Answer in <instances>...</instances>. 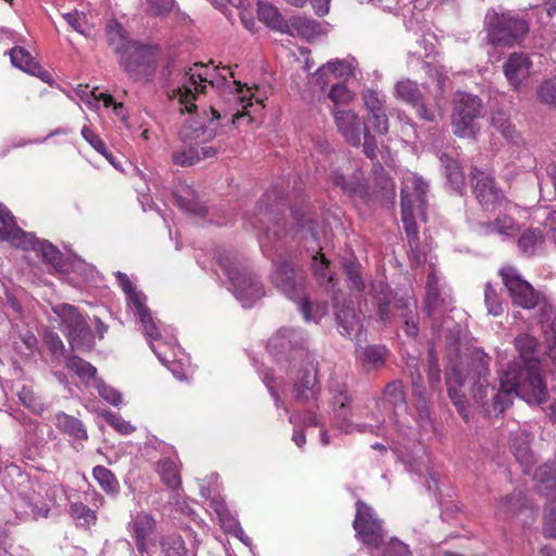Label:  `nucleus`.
Listing matches in <instances>:
<instances>
[{
	"instance_id": "14",
	"label": "nucleus",
	"mask_w": 556,
	"mask_h": 556,
	"mask_svg": "<svg viewBox=\"0 0 556 556\" xmlns=\"http://www.w3.org/2000/svg\"><path fill=\"white\" fill-rule=\"evenodd\" d=\"M355 508L353 528L356 538L367 546L380 547L386 538L382 521L377 517L374 508L361 500L356 502Z\"/></svg>"
},
{
	"instance_id": "18",
	"label": "nucleus",
	"mask_w": 556,
	"mask_h": 556,
	"mask_svg": "<svg viewBox=\"0 0 556 556\" xmlns=\"http://www.w3.org/2000/svg\"><path fill=\"white\" fill-rule=\"evenodd\" d=\"M330 180L349 197L359 195L365 199L368 195V186L363 172L345 157H342V164L332 170Z\"/></svg>"
},
{
	"instance_id": "27",
	"label": "nucleus",
	"mask_w": 556,
	"mask_h": 556,
	"mask_svg": "<svg viewBox=\"0 0 556 556\" xmlns=\"http://www.w3.org/2000/svg\"><path fill=\"white\" fill-rule=\"evenodd\" d=\"M331 405L337 419L346 421L351 416L352 395L345 383L332 379L329 383Z\"/></svg>"
},
{
	"instance_id": "22",
	"label": "nucleus",
	"mask_w": 556,
	"mask_h": 556,
	"mask_svg": "<svg viewBox=\"0 0 556 556\" xmlns=\"http://www.w3.org/2000/svg\"><path fill=\"white\" fill-rule=\"evenodd\" d=\"M334 316L338 331L341 336L353 339L358 338L362 332V324L351 301L340 302L334 296Z\"/></svg>"
},
{
	"instance_id": "32",
	"label": "nucleus",
	"mask_w": 556,
	"mask_h": 556,
	"mask_svg": "<svg viewBox=\"0 0 556 556\" xmlns=\"http://www.w3.org/2000/svg\"><path fill=\"white\" fill-rule=\"evenodd\" d=\"M55 426L63 433L76 439L85 441L88 439V433L83 421L64 412L55 414Z\"/></svg>"
},
{
	"instance_id": "60",
	"label": "nucleus",
	"mask_w": 556,
	"mask_h": 556,
	"mask_svg": "<svg viewBox=\"0 0 556 556\" xmlns=\"http://www.w3.org/2000/svg\"><path fill=\"white\" fill-rule=\"evenodd\" d=\"M382 556H410L408 546L397 539H391L387 544H382Z\"/></svg>"
},
{
	"instance_id": "29",
	"label": "nucleus",
	"mask_w": 556,
	"mask_h": 556,
	"mask_svg": "<svg viewBox=\"0 0 556 556\" xmlns=\"http://www.w3.org/2000/svg\"><path fill=\"white\" fill-rule=\"evenodd\" d=\"M29 241V243L15 244V247L41 253L43 261L55 268H61L63 266V254L52 243L47 240H38L33 233Z\"/></svg>"
},
{
	"instance_id": "6",
	"label": "nucleus",
	"mask_w": 556,
	"mask_h": 556,
	"mask_svg": "<svg viewBox=\"0 0 556 556\" xmlns=\"http://www.w3.org/2000/svg\"><path fill=\"white\" fill-rule=\"evenodd\" d=\"M486 40L493 46L513 47L518 45L529 31V24L510 11L488 10L484 17Z\"/></svg>"
},
{
	"instance_id": "35",
	"label": "nucleus",
	"mask_w": 556,
	"mask_h": 556,
	"mask_svg": "<svg viewBox=\"0 0 556 556\" xmlns=\"http://www.w3.org/2000/svg\"><path fill=\"white\" fill-rule=\"evenodd\" d=\"M92 477L104 493L110 496H117L119 493V482L115 475L106 467L97 465L92 469Z\"/></svg>"
},
{
	"instance_id": "41",
	"label": "nucleus",
	"mask_w": 556,
	"mask_h": 556,
	"mask_svg": "<svg viewBox=\"0 0 556 556\" xmlns=\"http://www.w3.org/2000/svg\"><path fill=\"white\" fill-rule=\"evenodd\" d=\"M481 227L485 233H498L502 236H513L517 230L515 220L508 215L498 216L492 223H483Z\"/></svg>"
},
{
	"instance_id": "25",
	"label": "nucleus",
	"mask_w": 556,
	"mask_h": 556,
	"mask_svg": "<svg viewBox=\"0 0 556 556\" xmlns=\"http://www.w3.org/2000/svg\"><path fill=\"white\" fill-rule=\"evenodd\" d=\"M30 239L31 233L17 227L11 212L0 203V240L9 241L15 245L29 243Z\"/></svg>"
},
{
	"instance_id": "28",
	"label": "nucleus",
	"mask_w": 556,
	"mask_h": 556,
	"mask_svg": "<svg viewBox=\"0 0 556 556\" xmlns=\"http://www.w3.org/2000/svg\"><path fill=\"white\" fill-rule=\"evenodd\" d=\"M105 36L108 45L119 55V59L139 45L137 41L128 38L127 31L116 21H111L106 25Z\"/></svg>"
},
{
	"instance_id": "47",
	"label": "nucleus",
	"mask_w": 556,
	"mask_h": 556,
	"mask_svg": "<svg viewBox=\"0 0 556 556\" xmlns=\"http://www.w3.org/2000/svg\"><path fill=\"white\" fill-rule=\"evenodd\" d=\"M312 266L314 269V274L319 279L320 283H324L326 281L327 285H331L332 287H334V278L328 268L329 261L319 251H317L316 254L312 256Z\"/></svg>"
},
{
	"instance_id": "23",
	"label": "nucleus",
	"mask_w": 556,
	"mask_h": 556,
	"mask_svg": "<svg viewBox=\"0 0 556 556\" xmlns=\"http://www.w3.org/2000/svg\"><path fill=\"white\" fill-rule=\"evenodd\" d=\"M332 115L338 131L342 135L344 140L353 147H358L361 144L363 130L358 115L353 110L338 109H333Z\"/></svg>"
},
{
	"instance_id": "16",
	"label": "nucleus",
	"mask_w": 556,
	"mask_h": 556,
	"mask_svg": "<svg viewBox=\"0 0 556 556\" xmlns=\"http://www.w3.org/2000/svg\"><path fill=\"white\" fill-rule=\"evenodd\" d=\"M395 94L401 101L414 108L417 116L422 121L432 123L441 115V109L437 104H428L418 84L410 79L397 81Z\"/></svg>"
},
{
	"instance_id": "48",
	"label": "nucleus",
	"mask_w": 556,
	"mask_h": 556,
	"mask_svg": "<svg viewBox=\"0 0 556 556\" xmlns=\"http://www.w3.org/2000/svg\"><path fill=\"white\" fill-rule=\"evenodd\" d=\"M162 551L165 556H187L185 541L178 534H169L161 541Z\"/></svg>"
},
{
	"instance_id": "56",
	"label": "nucleus",
	"mask_w": 556,
	"mask_h": 556,
	"mask_svg": "<svg viewBox=\"0 0 556 556\" xmlns=\"http://www.w3.org/2000/svg\"><path fill=\"white\" fill-rule=\"evenodd\" d=\"M126 300L128 306L131 307L138 316L150 312L149 307L146 305L147 296L141 291L132 290L126 294Z\"/></svg>"
},
{
	"instance_id": "17",
	"label": "nucleus",
	"mask_w": 556,
	"mask_h": 556,
	"mask_svg": "<svg viewBox=\"0 0 556 556\" xmlns=\"http://www.w3.org/2000/svg\"><path fill=\"white\" fill-rule=\"evenodd\" d=\"M127 75L135 81H149L155 73L156 62L153 52L138 45L128 54L119 59Z\"/></svg>"
},
{
	"instance_id": "40",
	"label": "nucleus",
	"mask_w": 556,
	"mask_h": 556,
	"mask_svg": "<svg viewBox=\"0 0 556 556\" xmlns=\"http://www.w3.org/2000/svg\"><path fill=\"white\" fill-rule=\"evenodd\" d=\"M440 160L450 184L455 190L460 191L464 187V175L458 162L446 154H443Z\"/></svg>"
},
{
	"instance_id": "26",
	"label": "nucleus",
	"mask_w": 556,
	"mask_h": 556,
	"mask_svg": "<svg viewBox=\"0 0 556 556\" xmlns=\"http://www.w3.org/2000/svg\"><path fill=\"white\" fill-rule=\"evenodd\" d=\"M9 55L14 67L36 76L45 83H49L51 80L50 74L34 60L25 48L14 47L9 51Z\"/></svg>"
},
{
	"instance_id": "43",
	"label": "nucleus",
	"mask_w": 556,
	"mask_h": 556,
	"mask_svg": "<svg viewBox=\"0 0 556 556\" xmlns=\"http://www.w3.org/2000/svg\"><path fill=\"white\" fill-rule=\"evenodd\" d=\"M175 200L178 206L186 212L198 215L205 213V207L195 201L194 192L189 187H185L175 193Z\"/></svg>"
},
{
	"instance_id": "2",
	"label": "nucleus",
	"mask_w": 556,
	"mask_h": 556,
	"mask_svg": "<svg viewBox=\"0 0 556 556\" xmlns=\"http://www.w3.org/2000/svg\"><path fill=\"white\" fill-rule=\"evenodd\" d=\"M491 357L482 349L475 348L465 354V380L471 399L489 417H497L511 404L514 395L522 399L521 386L515 365L508 366L501 376L496 389L490 381Z\"/></svg>"
},
{
	"instance_id": "21",
	"label": "nucleus",
	"mask_w": 556,
	"mask_h": 556,
	"mask_svg": "<svg viewBox=\"0 0 556 556\" xmlns=\"http://www.w3.org/2000/svg\"><path fill=\"white\" fill-rule=\"evenodd\" d=\"M533 63L529 54L523 52H513L503 64V72L509 86L514 90H519L530 78Z\"/></svg>"
},
{
	"instance_id": "12",
	"label": "nucleus",
	"mask_w": 556,
	"mask_h": 556,
	"mask_svg": "<svg viewBox=\"0 0 556 556\" xmlns=\"http://www.w3.org/2000/svg\"><path fill=\"white\" fill-rule=\"evenodd\" d=\"M377 314L379 320L383 324L391 323L393 313L396 314L402 323L404 332L415 338L419 332V316L417 312V301L414 298H400L392 300L389 294L378 298Z\"/></svg>"
},
{
	"instance_id": "19",
	"label": "nucleus",
	"mask_w": 556,
	"mask_h": 556,
	"mask_svg": "<svg viewBox=\"0 0 556 556\" xmlns=\"http://www.w3.org/2000/svg\"><path fill=\"white\" fill-rule=\"evenodd\" d=\"M300 363L299 377L293 384V394L296 401L307 403L309 401L317 402L320 394V388L317 382L318 363L314 355Z\"/></svg>"
},
{
	"instance_id": "33",
	"label": "nucleus",
	"mask_w": 556,
	"mask_h": 556,
	"mask_svg": "<svg viewBox=\"0 0 556 556\" xmlns=\"http://www.w3.org/2000/svg\"><path fill=\"white\" fill-rule=\"evenodd\" d=\"M328 74H332L334 77L345 78L354 75V68L351 63L343 60L330 61L327 64L320 66L314 76L316 77L317 81L321 84L323 89L327 84L324 80V77Z\"/></svg>"
},
{
	"instance_id": "42",
	"label": "nucleus",
	"mask_w": 556,
	"mask_h": 556,
	"mask_svg": "<svg viewBox=\"0 0 556 556\" xmlns=\"http://www.w3.org/2000/svg\"><path fill=\"white\" fill-rule=\"evenodd\" d=\"M68 514L72 518L79 520L80 526L89 528L97 523V511L89 508L81 502H73L70 504Z\"/></svg>"
},
{
	"instance_id": "36",
	"label": "nucleus",
	"mask_w": 556,
	"mask_h": 556,
	"mask_svg": "<svg viewBox=\"0 0 556 556\" xmlns=\"http://www.w3.org/2000/svg\"><path fill=\"white\" fill-rule=\"evenodd\" d=\"M517 243L522 254L532 256L542 249L544 235L540 229L529 228L521 233Z\"/></svg>"
},
{
	"instance_id": "13",
	"label": "nucleus",
	"mask_w": 556,
	"mask_h": 556,
	"mask_svg": "<svg viewBox=\"0 0 556 556\" xmlns=\"http://www.w3.org/2000/svg\"><path fill=\"white\" fill-rule=\"evenodd\" d=\"M52 311L60 318L61 329L73 349H89L93 345L91 328L75 306L60 303Z\"/></svg>"
},
{
	"instance_id": "38",
	"label": "nucleus",
	"mask_w": 556,
	"mask_h": 556,
	"mask_svg": "<svg viewBox=\"0 0 556 556\" xmlns=\"http://www.w3.org/2000/svg\"><path fill=\"white\" fill-rule=\"evenodd\" d=\"M425 304L428 315L434 319L437 315L452 309V296L450 293L440 289L434 291V299H430V293H426Z\"/></svg>"
},
{
	"instance_id": "59",
	"label": "nucleus",
	"mask_w": 556,
	"mask_h": 556,
	"mask_svg": "<svg viewBox=\"0 0 556 556\" xmlns=\"http://www.w3.org/2000/svg\"><path fill=\"white\" fill-rule=\"evenodd\" d=\"M368 115L367 122L371 125L374 131L381 136L387 135L389 131V118L386 111Z\"/></svg>"
},
{
	"instance_id": "58",
	"label": "nucleus",
	"mask_w": 556,
	"mask_h": 556,
	"mask_svg": "<svg viewBox=\"0 0 556 556\" xmlns=\"http://www.w3.org/2000/svg\"><path fill=\"white\" fill-rule=\"evenodd\" d=\"M525 498L521 492L517 494H510L498 503V509L504 514L516 513L521 506H523Z\"/></svg>"
},
{
	"instance_id": "34",
	"label": "nucleus",
	"mask_w": 556,
	"mask_h": 556,
	"mask_svg": "<svg viewBox=\"0 0 556 556\" xmlns=\"http://www.w3.org/2000/svg\"><path fill=\"white\" fill-rule=\"evenodd\" d=\"M257 16L258 20L265 23L268 27L285 33L287 29V23L278 9L269 3L258 2L257 3Z\"/></svg>"
},
{
	"instance_id": "57",
	"label": "nucleus",
	"mask_w": 556,
	"mask_h": 556,
	"mask_svg": "<svg viewBox=\"0 0 556 556\" xmlns=\"http://www.w3.org/2000/svg\"><path fill=\"white\" fill-rule=\"evenodd\" d=\"M289 421L293 425L301 422L303 427H324V424L314 412H304L303 414L294 413L290 415Z\"/></svg>"
},
{
	"instance_id": "11",
	"label": "nucleus",
	"mask_w": 556,
	"mask_h": 556,
	"mask_svg": "<svg viewBox=\"0 0 556 556\" xmlns=\"http://www.w3.org/2000/svg\"><path fill=\"white\" fill-rule=\"evenodd\" d=\"M267 350L279 361L299 363L313 355L307 350L306 336L302 330L281 327L271 336L267 343Z\"/></svg>"
},
{
	"instance_id": "24",
	"label": "nucleus",
	"mask_w": 556,
	"mask_h": 556,
	"mask_svg": "<svg viewBox=\"0 0 556 556\" xmlns=\"http://www.w3.org/2000/svg\"><path fill=\"white\" fill-rule=\"evenodd\" d=\"M532 439L533 435L526 429H518L510 434V451L525 473H529L536 463L535 455L530 446Z\"/></svg>"
},
{
	"instance_id": "51",
	"label": "nucleus",
	"mask_w": 556,
	"mask_h": 556,
	"mask_svg": "<svg viewBox=\"0 0 556 556\" xmlns=\"http://www.w3.org/2000/svg\"><path fill=\"white\" fill-rule=\"evenodd\" d=\"M484 304L490 315L501 316L504 312L503 302L490 282L484 286Z\"/></svg>"
},
{
	"instance_id": "15",
	"label": "nucleus",
	"mask_w": 556,
	"mask_h": 556,
	"mask_svg": "<svg viewBox=\"0 0 556 556\" xmlns=\"http://www.w3.org/2000/svg\"><path fill=\"white\" fill-rule=\"evenodd\" d=\"M500 275L515 305L531 309L539 304V293L515 267H504Z\"/></svg>"
},
{
	"instance_id": "20",
	"label": "nucleus",
	"mask_w": 556,
	"mask_h": 556,
	"mask_svg": "<svg viewBox=\"0 0 556 556\" xmlns=\"http://www.w3.org/2000/svg\"><path fill=\"white\" fill-rule=\"evenodd\" d=\"M473 194L484 210H494L505 199L495 179L486 172L473 167L471 170Z\"/></svg>"
},
{
	"instance_id": "9",
	"label": "nucleus",
	"mask_w": 556,
	"mask_h": 556,
	"mask_svg": "<svg viewBox=\"0 0 556 556\" xmlns=\"http://www.w3.org/2000/svg\"><path fill=\"white\" fill-rule=\"evenodd\" d=\"M428 193V184L422 177L412 175L404 181L401 190V211L402 222L406 235L409 238H416L418 233L417 224L415 222L414 212L418 210L424 214Z\"/></svg>"
},
{
	"instance_id": "53",
	"label": "nucleus",
	"mask_w": 556,
	"mask_h": 556,
	"mask_svg": "<svg viewBox=\"0 0 556 556\" xmlns=\"http://www.w3.org/2000/svg\"><path fill=\"white\" fill-rule=\"evenodd\" d=\"M362 99L368 114L379 113L386 111L384 100L379 96V92L374 89H366L362 92Z\"/></svg>"
},
{
	"instance_id": "4",
	"label": "nucleus",
	"mask_w": 556,
	"mask_h": 556,
	"mask_svg": "<svg viewBox=\"0 0 556 556\" xmlns=\"http://www.w3.org/2000/svg\"><path fill=\"white\" fill-rule=\"evenodd\" d=\"M217 263L233 287L236 298L243 307H251L264 295L260 279L247 270L237 260L235 253L222 251L216 255Z\"/></svg>"
},
{
	"instance_id": "54",
	"label": "nucleus",
	"mask_w": 556,
	"mask_h": 556,
	"mask_svg": "<svg viewBox=\"0 0 556 556\" xmlns=\"http://www.w3.org/2000/svg\"><path fill=\"white\" fill-rule=\"evenodd\" d=\"M536 93L543 103L556 106V76L544 80Z\"/></svg>"
},
{
	"instance_id": "10",
	"label": "nucleus",
	"mask_w": 556,
	"mask_h": 556,
	"mask_svg": "<svg viewBox=\"0 0 556 556\" xmlns=\"http://www.w3.org/2000/svg\"><path fill=\"white\" fill-rule=\"evenodd\" d=\"M482 102L478 96L458 91L454 96L452 127L457 137L473 138L478 132L476 121L481 116Z\"/></svg>"
},
{
	"instance_id": "3",
	"label": "nucleus",
	"mask_w": 556,
	"mask_h": 556,
	"mask_svg": "<svg viewBox=\"0 0 556 556\" xmlns=\"http://www.w3.org/2000/svg\"><path fill=\"white\" fill-rule=\"evenodd\" d=\"M517 357L508 366L515 365L522 399L528 403L542 404L547 401L548 391L541 375V352L535 337L520 333L514 339Z\"/></svg>"
},
{
	"instance_id": "5",
	"label": "nucleus",
	"mask_w": 556,
	"mask_h": 556,
	"mask_svg": "<svg viewBox=\"0 0 556 556\" xmlns=\"http://www.w3.org/2000/svg\"><path fill=\"white\" fill-rule=\"evenodd\" d=\"M177 83L167 85V96L170 100H176L181 113H193L197 110L194 101L198 94L203 93L206 83L212 85L207 67L195 63L188 71H179L176 74Z\"/></svg>"
},
{
	"instance_id": "49",
	"label": "nucleus",
	"mask_w": 556,
	"mask_h": 556,
	"mask_svg": "<svg viewBox=\"0 0 556 556\" xmlns=\"http://www.w3.org/2000/svg\"><path fill=\"white\" fill-rule=\"evenodd\" d=\"M383 401L389 403L394 408L405 405L404 387L401 381L390 382L383 391Z\"/></svg>"
},
{
	"instance_id": "52",
	"label": "nucleus",
	"mask_w": 556,
	"mask_h": 556,
	"mask_svg": "<svg viewBox=\"0 0 556 556\" xmlns=\"http://www.w3.org/2000/svg\"><path fill=\"white\" fill-rule=\"evenodd\" d=\"M292 216L296 223V233H300L301 237L305 239H307V235H309L313 241H317V233L315 231V223L313 219H305L304 214L298 208L292 210Z\"/></svg>"
},
{
	"instance_id": "62",
	"label": "nucleus",
	"mask_w": 556,
	"mask_h": 556,
	"mask_svg": "<svg viewBox=\"0 0 556 556\" xmlns=\"http://www.w3.org/2000/svg\"><path fill=\"white\" fill-rule=\"evenodd\" d=\"M543 533L546 538L556 539V503L553 504L545 513Z\"/></svg>"
},
{
	"instance_id": "7",
	"label": "nucleus",
	"mask_w": 556,
	"mask_h": 556,
	"mask_svg": "<svg viewBox=\"0 0 556 556\" xmlns=\"http://www.w3.org/2000/svg\"><path fill=\"white\" fill-rule=\"evenodd\" d=\"M184 146L172 154L174 164L192 166L198 162L216 156L218 150L204 146L216 137V130L205 126H184L179 132Z\"/></svg>"
},
{
	"instance_id": "63",
	"label": "nucleus",
	"mask_w": 556,
	"mask_h": 556,
	"mask_svg": "<svg viewBox=\"0 0 556 556\" xmlns=\"http://www.w3.org/2000/svg\"><path fill=\"white\" fill-rule=\"evenodd\" d=\"M143 333L150 340H157L160 338V331L156 327L155 321L152 318L151 312H148L141 316H139Z\"/></svg>"
},
{
	"instance_id": "64",
	"label": "nucleus",
	"mask_w": 556,
	"mask_h": 556,
	"mask_svg": "<svg viewBox=\"0 0 556 556\" xmlns=\"http://www.w3.org/2000/svg\"><path fill=\"white\" fill-rule=\"evenodd\" d=\"M99 395L108 403L118 406L122 403V394L110 386L99 383L97 386Z\"/></svg>"
},
{
	"instance_id": "50",
	"label": "nucleus",
	"mask_w": 556,
	"mask_h": 556,
	"mask_svg": "<svg viewBox=\"0 0 556 556\" xmlns=\"http://www.w3.org/2000/svg\"><path fill=\"white\" fill-rule=\"evenodd\" d=\"M63 18L75 31L84 35L85 37L92 36L93 27L89 25L86 16L83 13H78L76 11L68 12L63 14Z\"/></svg>"
},
{
	"instance_id": "46",
	"label": "nucleus",
	"mask_w": 556,
	"mask_h": 556,
	"mask_svg": "<svg viewBox=\"0 0 556 556\" xmlns=\"http://www.w3.org/2000/svg\"><path fill=\"white\" fill-rule=\"evenodd\" d=\"M342 267L352 288L359 292L364 291L365 281L363 278L361 264L355 260H344Z\"/></svg>"
},
{
	"instance_id": "55",
	"label": "nucleus",
	"mask_w": 556,
	"mask_h": 556,
	"mask_svg": "<svg viewBox=\"0 0 556 556\" xmlns=\"http://www.w3.org/2000/svg\"><path fill=\"white\" fill-rule=\"evenodd\" d=\"M235 84H237L238 86V89H237V101L241 104L242 109H243V112L240 113V112H237L236 114L232 115V123L236 122V119H239L245 115H249V111L248 108L249 106H252L253 103H252V93H251V90L250 88H244V86H242L240 83H237L235 81Z\"/></svg>"
},
{
	"instance_id": "45",
	"label": "nucleus",
	"mask_w": 556,
	"mask_h": 556,
	"mask_svg": "<svg viewBox=\"0 0 556 556\" xmlns=\"http://www.w3.org/2000/svg\"><path fill=\"white\" fill-rule=\"evenodd\" d=\"M535 477L540 480L538 485L539 492L545 497L556 496V477L552 475L551 467L547 465L540 466L535 472Z\"/></svg>"
},
{
	"instance_id": "44",
	"label": "nucleus",
	"mask_w": 556,
	"mask_h": 556,
	"mask_svg": "<svg viewBox=\"0 0 556 556\" xmlns=\"http://www.w3.org/2000/svg\"><path fill=\"white\" fill-rule=\"evenodd\" d=\"M65 367L84 381L94 378L97 368L78 356H70L65 361Z\"/></svg>"
},
{
	"instance_id": "30",
	"label": "nucleus",
	"mask_w": 556,
	"mask_h": 556,
	"mask_svg": "<svg viewBox=\"0 0 556 556\" xmlns=\"http://www.w3.org/2000/svg\"><path fill=\"white\" fill-rule=\"evenodd\" d=\"M131 535L135 540L137 549L141 553L147 551V539L153 532L155 520L148 514H139L129 523Z\"/></svg>"
},
{
	"instance_id": "8",
	"label": "nucleus",
	"mask_w": 556,
	"mask_h": 556,
	"mask_svg": "<svg viewBox=\"0 0 556 556\" xmlns=\"http://www.w3.org/2000/svg\"><path fill=\"white\" fill-rule=\"evenodd\" d=\"M446 358L451 371L445 374L447 394L459 415L468 421V407L466 395L462 392V387L466 382L464 363L460 362V343L458 334L451 333L446 337Z\"/></svg>"
},
{
	"instance_id": "31",
	"label": "nucleus",
	"mask_w": 556,
	"mask_h": 556,
	"mask_svg": "<svg viewBox=\"0 0 556 556\" xmlns=\"http://www.w3.org/2000/svg\"><path fill=\"white\" fill-rule=\"evenodd\" d=\"M320 31L321 27L318 22L303 16L291 17L287 23V29H285V33L306 40L315 38Z\"/></svg>"
},
{
	"instance_id": "61",
	"label": "nucleus",
	"mask_w": 556,
	"mask_h": 556,
	"mask_svg": "<svg viewBox=\"0 0 556 556\" xmlns=\"http://www.w3.org/2000/svg\"><path fill=\"white\" fill-rule=\"evenodd\" d=\"M428 363V381L434 388L441 381V370L433 348L429 349Z\"/></svg>"
},
{
	"instance_id": "1",
	"label": "nucleus",
	"mask_w": 556,
	"mask_h": 556,
	"mask_svg": "<svg viewBox=\"0 0 556 556\" xmlns=\"http://www.w3.org/2000/svg\"><path fill=\"white\" fill-rule=\"evenodd\" d=\"M285 199L276 189L268 190L257 202L255 206V220L252 226L257 229L265 230L264 236L260 239L261 248L269 257L273 250L276 257L273 258V273L270 279L273 285L283 293L288 299L298 303L299 311L306 321H317L326 313L323 307L318 316L311 313V304L304 294V279L296 273L292 263L285 258L279 252L285 249L280 238L283 230L279 225V215L285 207Z\"/></svg>"
},
{
	"instance_id": "39",
	"label": "nucleus",
	"mask_w": 556,
	"mask_h": 556,
	"mask_svg": "<svg viewBox=\"0 0 556 556\" xmlns=\"http://www.w3.org/2000/svg\"><path fill=\"white\" fill-rule=\"evenodd\" d=\"M387 350L380 345H368L362 353L363 366L366 370L382 367L386 363Z\"/></svg>"
},
{
	"instance_id": "37",
	"label": "nucleus",
	"mask_w": 556,
	"mask_h": 556,
	"mask_svg": "<svg viewBox=\"0 0 556 556\" xmlns=\"http://www.w3.org/2000/svg\"><path fill=\"white\" fill-rule=\"evenodd\" d=\"M157 472L164 484L172 490H177L181 485L180 473L176 463L169 457L162 458L157 462Z\"/></svg>"
}]
</instances>
